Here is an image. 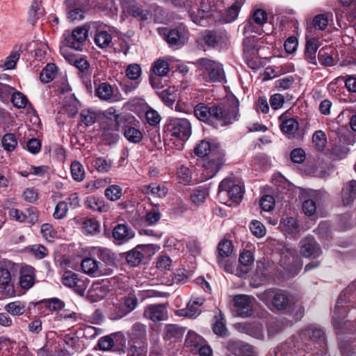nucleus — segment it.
<instances>
[{
    "label": "nucleus",
    "instance_id": "nucleus-19",
    "mask_svg": "<svg viewBox=\"0 0 356 356\" xmlns=\"http://www.w3.org/2000/svg\"><path fill=\"white\" fill-rule=\"evenodd\" d=\"M115 343H118L122 347L125 346L126 339L123 334L115 333L112 335L102 337L98 341V346L103 350H111Z\"/></svg>",
    "mask_w": 356,
    "mask_h": 356
},
{
    "label": "nucleus",
    "instance_id": "nucleus-58",
    "mask_svg": "<svg viewBox=\"0 0 356 356\" xmlns=\"http://www.w3.org/2000/svg\"><path fill=\"white\" fill-rule=\"evenodd\" d=\"M95 168L102 173L107 172L112 167V162L104 157L95 158L92 161Z\"/></svg>",
    "mask_w": 356,
    "mask_h": 356
},
{
    "label": "nucleus",
    "instance_id": "nucleus-12",
    "mask_svg": "<svg viewBox=\"0 0 356 356\" xmlns=\"http://www.w3.org/2000/svg\"><path fill=\"white\" fill-rule=\"evenodd\" d=\"M60 53L66 60L76 67L79 71V76L83 81H88L90 79V64L88 60L83 58H76L67 52V49L60 48Z\"/></svg>",
    "mask_w": 356,
    "mask_h": 356
},
{
    "label": "nucleus",
    "instance_id": "nucleus-51",
    "mask_svg": "<svg viewBox=\"0 0 356 356\" xmlns=\"http://www.w3.org/2000/svg\"><path fill=\"white\" fill-rule=\"evenodd\" d=\"M104 195L110 201L115 202L122 196V188L116 184L111 185L105 189Z\"/></svg>",
    "mask_w": 356,
    "mask_h": 356
},
{
    "label": "nucleus",
    "instance_id": "nucleus-30",
    "mask_svg": "<svg viewBox=\"0 0 356 356\" xmlns=\"http://www.w3.org/2000/svg\"><path fill=\"white\" fill-rule=\"evenodd\" d=\"M280 120L282 121L280 129L282 133L289 138L293 137L299 128V123L297 120L294 118L284 119L283 115H281Z\"/></svg>",
    "mask_w": 356,
    "mask_h": 356
},
{
    "label": "nucleus",
    "instance_id": "nucleus-28",
    "mask_svg": "<svg viewBox=\"0 0 356 356\" xmlns=\"http://www.w3.org/2000/svg\"><path fill=\"white\" fill-rule=\"evenodd\" d=\"M342 202L344 205L351 204L356 199V180L347 182L341 191Z\"/></svg>",
    "mask_w": 356,
    "mask_h": 356
},
{
    "label": "nucleus",
    "instance_id": "nucleus-24",
    "mask_svg": "<svg viewBox=\"0 0 356 356\" xmlns=\"http://www.w3.org/2000/svg\"><path fill=\"white\" fill-rule=\"evenodd\" d=\"M237 330L256 339L264 337L262 326L260 323H239L236 324Z\"/></svg>",
    "mask_w": 356,
    "mask_h": 356
},
{
    "label": "nucleus",
    "instance_id": "nucleus-43",
    "mask_svg": "<svg viewBox=\"0 0 356 356\" xmlns=\"http://www.w3.org/2000/svg\"><path fill=\"white\" fill-rule=\"evenodd\" d=\"M1 144L5 151L8 152H13L17 146V138L14 134H6L2 137Z\"/></svg>",
    "mask_w": 356,
    "mask_h": 356
},
{
    "label": "nucleus",
    "instance_id": "nucleus-18",
    "mask_svg": "<svg viewBox=\"0 0 356 356\" xmlns=\"http://www.w3.org/2000/svg\"><path fill=\"white\" fill-rule=\"evenodd\" d=\"M228 350L236 356H255L252 346L241 341H230L227 343Z\"/></svg>",
    "mask_w": 356,
    "mask_h": 356
},
{
    "label": "nucleus",
    "instance_id": "nucleus-16",
    "mask_svg": "<svg viewBox=\"0 0 356 356\" xmlns=\"http://www.w3.org/2000/svg\"><path fill=\"white\" fill-rule=\"evenodd\" d=\"M106 113L111 115V117L108 119L111 127L108 128L107 131H104L103 137L104 140L106 141V143L111 144L115 143L119 138L118 134L116 133L119 128V115L116 114L115 110L113 108H109Z\"/></svg>",
    "mask_w": 356,
    "mask_h": 356
},
{
    "label": "nucleus",
    "instance_id": "nucleus-14",
    "mask_svg": "<svg viewBox=\"0 0 356 356\" xmlns=\"http://www.w3.org/2000/svg\"><path fill=\"white\" fill-rule=\"evenodd\" d=\"M253 300L254 298L244 294L235 296L234 303L236 314L243 318L250 316L252 314Z\"/></svg>",
    "mask_w": 356,
    "mask_h": 356
},
{
    "label": "nucleus",
    "instance_id": "nucleus-4",
    "mask_svg": "<svg viewBox=\"0 0 356 356\" xmlns=\"http://www.w3.org/2000/svg\"><path fill=\"white\" fill-rule=\"evenodd\" d=\"M356 298V280L351 283L338 298L337 304L333 312L332 321L337 334L346 333L352 331L355 323L350 320H345L348 316L347 312L349 305H344L346 302L353 301Z\"/></svg>",
    "mask_w": 356,
    "mask_h": 356
},
{
    "label": "nucleus",
    "instance_id": "nucleus-54",
    "mask_svg": "<svg viewBox=\"0 0 356 356\" xmlns=\"http://www.w3.org/2000/svg\"><path fill=\"white\" fill-rule=\"evenodd\" d=\"M165 339H179L183 335V330L177 325L169 324L165 327L164 330Z\"/></svg>",
    "mask_w": 356,
    "mask_h": 356
},
{
    "label": "nucleus",
    "instance_id": "nucleus-35",
    "mask_svg": "<svg viewBox=\"0 0 356 356\" xmlns=\"http://www.w3.org/2000/svg\"><path fill=\"white\" fill-rule=\"evenodd\" d=\"M185 5L184 6L188 8V11L191 20L196 24H200V0H184Z\"/></svg>",
    "mask_w": 356,
    "mask_h": 356
},
{
    "label": "nucleus",
    "instance_id": "nucleus-47",
    "mask_svg": "<svg viewBox=\"0 0 356 356\" xmlns=\"http://www.w3.org/2000/svg\"><path fill=\"white\" fill-rule=\"evenodd\" d=\"M95 43L100 48L104 49L111 44L112 36L107 31H101L97 32L95 36Z\"/></svg>",
    "mask_w": 356,
    "mask_h": 356
},
{
    "label": "nucleus",
    "instance_id": "nucleus-23",
    "mask_svg": "<svg viewBox=\"0 0 356 356\" xmlns=\"http://www.w3.org/2000/svg\"><path fill=\"white\" fill-rule=\"evenodd\" d=\"M254 258L250 250L243 251L239 257V265L236 268V274L239 277L246 275L250 270V266L253 264Z\"/></svg>",
    "mask_w": 356,
    "mask_h": 356
},
{
    "label": "nucleus",
    "instance_id": "nucleus-3",
    "mask_svg": "<svg viewBox=\"0 0 356 356\" xmlns=\"http://www.w3.org/2000/svg\"><path fill=\"white\" fill-rule=\"evenodd\" d=\"M224 154L213 139L202 140V182L213 178L223 165Z\"/></svg>",
    "mask_w": 356,
    "mask_h": 356
},
{
    "label": "nucleus",
    "instance_id": "nucleus-57",
    "mask_svg": "<svg viewBox=\"0 0 356 356\" xmlns=\"http://www.w3.org/2000/svg\"><path fill=\"white\" fill-rule=\"evenodd\" d=\"M159 97L168 106H172L177 99L176 90L172 88H168L159 93Z\"/></svg>",
    "mask_w": 356,
    "mask_h": 356
},
{
    "label": "nucleus",
    "instance_id": "nucleus-55",
    "mask_svg": "<svg viewBox=\"0 0 356 356\" xmlns=\"http://www.w3.org/2000/svg\"><path fill=\"white\" fill-rule=\"evenodd\" d=\"M113 90L108 83H101L96 90L97 95L102 100H110L112 98Z\"/></svg>",
    "mask_w": 356,
    "mask_h": 356
},
{
    "label": "nucleus",
    "instance_id": "nucleus-15",
    "mask_svg": "<svg viewBox=\"0 0 356 356\" xmlns=\"http://www.w3.org/2000/svg\"><path fill=\"white\" fill-rule=\"evenodd\" d=\"M188 38L187 29L184 26H179L169 31L166 40L171 47L179 48L185 44Z\"/></svg>",
    "mask_w": 356,
    "mask_h": 356
},
{
    "label": "nucleus",
    "instance_id": "nucleus-42",
    "mask_svg": "<svg viewBox=\"0 0 356 356\" xmlns=\"http://www.w3.org/2000/svg\"><path fill=\"white\" fill-rule=\"evenodd\" d=\"M11 102L14 106L17 108H24L27 106L29 107L31 106V104L29 103L26 96L16 90L12 94Z\"/></svg>",
    "mask_w": 356,
    "mask_h": 356
},
{
    "label": "nucleus",
    "instance_id": "nucleus-36",
    "mask_svg": "<svg viewBox=\"0 0 356 356\" xmlns=\"http://www.w3.org/2000/svg\"><path fill=\"white\" fill-rule=\"evenodd\" d=\"M185 346L194 353H199L200 355V337L194 331L189 330L188 332L185 340Z\"/></svg>",
    "mask_w": 356,
    "mask_h": 356
},
{
    "label": "nucleus",
    "instance_id": "nucleus-44",
    "mask_svg": "<svg viewBox=\"0 0 356 356\" xmlns=\"http://www.w3.org/2000/svg\"><path fill=\"white\" fill-rule=\"evenodd\" d=\"M99 223L94 218L86 219L82 224V232L85 234H95L99 232Z\"/></svg>",
    "mask_w": 356,
    "mask_h": 356
},
{
    "label": "nucleus",
    "instance_id": "nucleus-20",
    "mask_svg": "<svg viewBox=\"0 0 356 356\" xmlns=\"http://www.w3.org/2000/svg\"><path fill=\"white\" fill-rule=\"evenodd\" d=\"M129 343H147L146 326L141 323H134L127 332Z\"/></svg>",
    "mask_w": 356,
    "mask_h": 356
},
{
    "label": "nucleus",
    "instance_id": "nucleus-41",
    "mask_svg": "<svg viewBox=\"0 0 356 356\" xmlns=\"http://www.w3.org/2000/svg\"><path fill=\"white\" fill-rule=\"evenodd\" d=\"M147 343H129L128 356H145L147 352Z\"/></svg>",
    "mask_w": 356,
    "mask_h": 356
},
{
    "label": "nucleus",
    "instance_id": "nucleus-50",
    "mask_svg": "<svg viewBox=\"0 0 356 356\" xmlns=\"http://www.w3.org/2000/svg\"><path fill=\"white\" fill-rule=\"evenodd\" d=\"M312 143L316 150L323 151L327 143L325 133L321 130L316 131L312 136Z\"/></svg>",
    "mask_w": 356,
    "mask_h": 356
},
{
    "label": "nucleus",
    "instance_id": "nucleus-26",
    "mask_svg": "<svg viewBox=\"0 0 356 356\" xmlns=\"http://www.w3.org/2000/svg\"><path fill=\"white\" fill-rule=\"evenodd\" d=\"M35 270L31 266H25L22 268L19 277V285L24 289H31L35 282Z\"/></svg>",
    "mask_w": 356,
    "mask_h": 356
},
{
    "label": "nucleus",
    "instance_id": "nucleus-52",
    "mask_svg": "<svg viewBox=\"0 0 356 356\" xmlns=\"http://www.w3.org/2000/svg\"><path fill=\"white\" fill-rule=\"evenodd\" d=\"M126 76L131 81H141L142 70L140 66L136 63L129 64L125 70Z\"/></svg>",
    "mask_w": 356,
    "mask_h": 356
},
{
    "label": "nucleus",
    "instance_id": "nucleus-63",
    "mask_svg": "<svg viewBox=\"0 0 356 356\" xmlns=\"http://www.w3.org/2000/svg\"><path fill=\"white\" fill-rule=\"evenodd\" d=\"M329 22V14H319L313 19V26L316 30H325Z\"/></svg>",
    "mask_w": 356,
    "mask_h": 356
},
{
    "label": "nucleus",
    "instance_id": "nucleus-8",
    "mask_svg": "<svg viewBox=\"0 0 356 356\" xmlns=\"http://www.w3.org/2000/svg\"><path fill=\"white\" fill-rule=\"evenodd\" d=\"M165 132L170 137L181 141L188 140L191 134V125L185 118H169L165 125Z\"/></svg>",
    "mask_w": 356,
    "mask_h": 356
},
{
    "label": "nucleus",
    "instance_id": "nucleus-10",
    "mask_svg": "<svg viewBox=\"0 0 356 356\" xmlns=\"http://www.w3.org/2000/svg\"><path fill=\"white\" fill-rule=\"evenodd\" d=\"M87 35V30L82 27H78L72 31H66L63 35L62 44L63 47L61 48L67 49V47H70L75 50H81L83 43Z\"/></svg>",
    "mask_w": 356,
    "mask_h": 356
},
{
    "label": "nucleus",
    "instance_id": "nucleus-62",
    "mask_svg": "<svg viewBox=\"0 0 356 356\" xmlns=\"http://www.w3.org/2000/svg\"><path fill=\"white\" fill-rule=\"evenodd\" d=\"M284 328V325L282 321L272 318L267 323V330L269 337H273L276 334L281 332Z\"/></svg>",
    "mask_w": 356,
    "mask_h": 356
},
{
    "label": "nucleus",
    "instance_id": "nucleus-5",
    "mask_svg": "<svg viewBox=\"0 0 356 356\" xmlns=\"http://www.w3.org/2000/svg\"><path fill=\"white\" fill-rule=\"evenodd\" d=\"M258 297L272 310H284L286 312L290 310L291 300L283 291L270 289L259 294Z\"/></svg>",
    "mask_w": 356,
    "mask_h": 356
},
{
    "label": "nucleus",
    "instance_id": "nucleus-53",
    "mask_svg": "<svg viewBox=\"0 0 356 356\" xmlns=\"http://www.w3.org/2000/svg\"><path fill=\"white\" fill-rule=\"evenodd\" d=\"M161 218V213L159 209L158 206L155 205L149 211H148L145 217L144 222L147 225H154L156 224Z\"/></svg>",
    "mask_w": 356,
    "mask_h": 356
},
{
    "label": "nucleus",
    "instance_id": "nucleus-40",
    "mask_svg": "<svg viewBox=\"0 0 356 356\" xmlns=\"http://www.w3.org/2000/svg\"><path fill=\"white\" fill-rule=\"evenodd\" d=\"M124 129V136L130 143H138L142 140L143 136L139 129L130 126H126Z\"/></svg>",
    "mask_w": 356,
    "mask_h": 356
},
{
    "label": "nucleus",
    "instance_id": "nucleus-60",
    "mask_svg": "<svg viewBox=\"0 0 356 356\" xmlns=\"http://www.w3.org/2000/svg\"><path fill=\"white\" fill-rule=\"evenodd\" d=\"M348 149L341 145H334L330 150L329 156L333 161H337L343 159L346 157Z\"/></svg>",
    "mask_w": 356,
    "mask_h": 356
},
{
    "label": "nucleus",
    "instance_id": "nucleus-61",
    "mask_svg": "<svg viewBox=\"0 0 356 356\" xmlns=\"http://www.w3.org/2000/svg\"><path fill=\"white\" fill-rule=\"evenodd\" d=\"M71 174L72 178L76 181H81L85 177V170L83 165L76 161L71 164Z\"/></svg>",
    "mask_w": 356,
    "mask_h": 356
},
{
    "label": "nucleus",
    "instance_id": "nucleus-17",
    "mask_svg": "<svg viewBox=\"0 0 356 356\" xmlns=\"http://www.w3.org/2000/svg\"><path fill=\"white\" fill-rule=\"evenodd\" d=\"M143 316L153 322L165 321L168 318V311L163 304L149 305L145 308Z\"/></svg>",
    "mask_w": 356,
    "mask_h": 356
},
{
    "label": "nucleus",
    "instance_id": "nucleus-48",
    "mask_svg": "<svg viewBox=\"0 0 356 356\" xmlns=\"http://www.w3.org/2000/svg\"><path fill=\"white\" fill-rule=\"evenodd\" d=\"M56 74V66L53 63L47 64L40 72V81L42 83H49L54 79Z\"/></svg>",
    "mask_w": 356,
    "mask_h": 356
},
{
    "label": "nucleus",
    "instance_id": "nucleus-21",
    "mask_svg": "<svg viewBox=\"0 0 356 356\" xmlns=\"http://www.w3.org/2000/svg\"><path fill=\"white\" fill-rule=\"evenodd\" d=\"M200 302L198 297L192 298L187 303L186 307L175 312L177 316L190 318H196L200 314Z\"/></svg>",
    "mask_w": 356,
    "mask_h": 356
},
{
    "label": "nucleus",
    "instance_id": "nucleus-37",
    "mask_svg": "<svg viewBox=\"0 0 356 356\" xmlns=\"http://www.w3.org/2000/svg\"><path fill=\"white\" fill-rule=\"evenodd\" d=\"M44 9L42 8L41 2L38 0H33L31 8L28 13V22L34 25L37 20L43 15Z\"/></svg>",
    "mask_w": 356,
    "mask_h": 356
},
{
    "label": "nucleus",
    "instance_id": "nucleus-56",
    "mask_svg": "<svg viewBox=\"0 0 356 356\" xmlns=\"http://www.w3.org/2000/svg\"><path fill=\"white\" fill-rule=\"evenodd\" d=\"M213 331L220 337L227 336V330L225 326V320L222 316L221 312H219V317L216 316V321L213 325Z\"/></svg>",
    "mask_w": 356,
    "mask_h": 356
},
{
    "label": "nucleus",
    "instance_id": "nucleus-9",
    "mask_svg": "<svg viewBox=\"0 0 356 356\" xmlns=\"http://www.w3.org/2000/svg\"><path fill=\"white\" fill-rule=\"evenodd\" d=\"M202 76L207 81L223 82L225 72L222 65L213 60L202 58Z\"/></svg>",
    "mask_w": 356,
    "mask_h": 356
},
{
    "label": "nucleus",
    "instance_id": "nucleus-38",
    "mask_svg": "<svg viewBox=\"0 0 356 356\" xmlns=\"http://www.w3.org/2000/svg\"><path fill=\"white\" fill-rule=\"evenodd\" d=\"M243 4V0H236L227 10L222 16V20L225 23H230L234 21L238 15L241 7Z\"/></svg>",
    "mask_w": 356,
    "mask_h": 356
},
{
    "label": "nucleus",
    "instance_id": "nucleus-7",
    "mask_svg": "<svg viewBox=\"0 0 356 356\" xmlns=\"http://www.w3.org/2000/svg\"><path fill=\"white\" fill-rule=\"evenodd\" d=\"M244 189L239 184H235L229 179H224L218 186V197L225 200V204L231 205L232 203L238 204L243 197Z\"/></svg>",
    "mask_w": 356,
    "mask_h": 356
},
{
    "label": "nucleus",
    "instance_id": "nucleus-49",
    "mask_svg": "<svg viewBox=\"0 0 356 356\" xmlns=\"http://www.w3.org/2000/svg\"><path fill=\"white\" fill-rule=\"evenodd\" d=\"M4 309L13 316H19L25 312L26 306L20 301H14L6 305Z\"/></svg>",
    "mask_w": 356,
    "mask_h": 356
},
{
    "label": "nucleus",
    "instance_id": "nucleus-45",
    "mask_svg": "<svg viewBox=\"0 0 356 356\" xmlns=\"http://www.w3.org/2000/svg\"><path fill=\"white\" fill-rule=\"evenodd\" d=\"M97 257L108 265H113L115 261V256L109 249L97 248L95 252Z\"/></svg>",
    "mask_w": 356,
    "mask_h": 356
},
{
    "label": "nucleus",
    "instance_id": "nucleus-39",
    "mask_svg": "<svg viewBox=\"0 0 356 356\" xmlns=\"http://www.w3.org/2000/svg\"><path fill=\"white\" fill-rule=\"evenodd\" d=\"M142 248V245H138L131 251L126 253V260L131 266H136L142 261L143 254L140 250Z\"/></svg>",
    "mask_w": 356,
    "mask_h": 356
},
{
    "label": "nucleus",
    "instance_id": "nucleus-32",
    "mask_svg": "<svg viewBox=\"0 0 356 356\" xmlns=\"http://www.w3.org/2000/svg\"><path fill=\"white\" fill-rule=\"evenodd\" d=\"M22 53V47L15 46L10 54L0 62V67L4 70H13L15 67Z\"/></svg>",
    "mask_w": 356,
    "mask_h": 356
},
{
    "label": "nucleus",
    "instance_id": "nucleus-64",
    "mask_svg": "<svg viewBox=\"0 0 356 356\" xmlns=\"http://www.w3.org/2000/svg\"><path fill=\"white\" fill-rule=\"evenodd\" d=\"M127 314L122 302L115 304L111 307V318L113 320L120 319Z\"/></svg>",
    "mask_w": 356,
    "mask_h": 356
},
{
    "label": "nucleus",
    "instance_id": "nucleus-34",
    "mask_svg": "<svg viewBox=\"0 0 356 356\" xmlns=\"http://www.w3.org/2000/svg\"><path fill=\"white\" fill-rule=\"evenodd\" d=\"M206 45L214 48L222 39V33L216 30H206L202 36Z\"/></svg>",
    "mask_w": 356,
    "mask_h": 356
},
{
    "label": "nucleus",
    "instance_id": "nucleus-6",
    "mask_svg": "<svg viewBox=\"0 0 356 356\" xmlns=\"http://www.w3.org/2000/svg\"><path fill=\"white\" fill-rule=\"evenodd\" d=\"M279 253L280 256V266L289 276L296 275L301 269V264L296 250L288 245H283L280 248Z\"/></svg>",
    "mask_w": 356,
    "mask_h": 356
},
{
    "label": "nucleus",
    "instance_id": "nucleus-22",
    "mask_svg": "<svg viewBox=\"0 0 356 356\" xmlns=\"http://www.w3.org/2000/svg\"><path fill=\"white\" fill-rule=\"evenodd\" d=\"M0 289L6 296L14 294V286L12 283L10 272L3 266H0Z\"/></svg>",
    "mask_w": 356,
    "mask_h": 356
},
{
    "label": "nucleus",
    "instance_id": "nucleus-13",
    "mask_svg": "<svg viewBox=\"0 0 356 356\" xmlns=\"http://www.w3.org/2000/svg\"><path fill=\"white\" fill-rule=\"evenodd\" d=\"M300 252L303 257L316 259L323 253L320 245L314 237L307 236L299 243Z\"/></svg>",
    "mask_w": 356,
    "mask_h": 356
},
{
    "label": "nucleus",
    "instance_id": "nucleus-33",
    "mask_svg": "<svg viewBox=\"0 0 356 356\" xmlns=\"http://www.w3.org/2000/svg\"><path fill=\"white\" fill-rule=\"evenodd\" d=\"M141 191L144 194L160 198L164 197L168 193V188L165 186L157 184L145 185L142 187Z\"/></svg>",
    "mask_w": 356,
    "mask_h": 356
},
{
    "label": "nucleus",
    "instance_id": "nucleus-11",
    "mask_svg": "<svg viewBox=\"0 0 356 356\" xmlns=\"http://www.w3.org/2000/svg\"><path fill=\"white\" fill-rule=\"evenodd\" d=\"M64 286L73 289L76 293L83 295L88 285V280L85 277L73 271L66 270L62 276Z\"/></svg>",
    "mask_w": 356,
    "mask_h": 356
},
{
    "label": "nucleus",
    "instance_id": "nucleus-29",
    "mask_svg": "<svg viewBox=\"0 0 356 356\" xmlns=\"http://www.w3.org/2000/svg\"><path fill=\"white\" fill-rule=\"evenodd\" d=\"M83 273L92 277H99L103 275L102 270L98 265V262L92 258H85L81 264Z\"/></svg>",
    "mask_w": 356,
    "mask_h": 356
},
{
    "label": "nucleus",
    "instance_id": "nucleus-2",
    "mask_svg": "<svg viewBox=\"0 0 356 356\" xmlns=\"http://www.w3.org/2000/svg\"><path fill=\"white\" fill-rule=\"evenodd\" d=\"M239 101L234 96L227 97L225 104L220 106H208L202 104V122L216 128L229 126L238 120Z\"/></svg>",
    "mask_w": 356,
    "mask_h": 356
},
{
    "label": "nucleus",
    "instance_id": "nucleus-27",
    "mask_svg": "<svg viewBox=\"0 0 356 356\" xmlns=\"http://www.w3.org/2000/svg\"><path fill=\"white\" fill-rule=\"evenodd\" d=\"M113 236L118 244H121L133 238L134 232L127 225L118 224L113 229Z\"/></svg>",
    "mask_w": 356,
    "mask_h": 356
},
{
    "label": "nucleus",
    "instance_id": "nucleus-31",
    "mask_svg": "<svg viewBox=\"0 0 356 356\" xmlns=\"http://www.w3.org/2000/svg\"><path fill=\"white\" fill-rule=\"evenodd\" d=\"M84 203L88 208L99 213L107 212L109 209L108 204L105 202L103 198L95 196L86 197Z\"/></svg>",
    "mask_w": 356,
    "mask_h": 356
},
{
    "label": "nucleus",
    "instance_id": "nucleus-46",
    "mask_svg": "<svg viewBox=\"0 0 356 356\" xmlns=\"http://www.w3.org/2000/svg\"><path fill=\"white\" fill-rule=\"evenodd\" d=\"M97 118V113L92 109H83L80 113V121L87 127L93 124Z\"/></svg>",
    "mask_w": 356,
    "mask_h": 356
},
{
    "label": "nucleus",
    "instance_id": "nucleus-1",
    "mask_svg": "<svg viewBox=\"0 0 356 356\" xmlns=\"http://www.w3.org/2000/svg\"><path fill=\"white\" fill-rule=\"evenodd\" d=\"M298 356H327L325 333L322 329L311 325L293 337Z\"/></svg>",
    "mask_w": 356,
    "mask_h": 356
},
{
    "label": "nucleus",
    "instance_id": "nucleus-59",
    "mask_svg": "<svg viewBox=\"0 0 356 356\" xmlns=\"http://www.w3.org/2000/svg\"><path fill=\"white\" fill-rule=\"evenodd\" d=\"M218 258H226L233 252V245L230 241L222 240L218 245Z\"/></svg>",
    "mask_w": 356,
    "mask_h": 356
},
{
    "label": "nucleus",
    "instance_id": "nucleus-25",
    "mask_svg": "<svg viewBox=\"0 0 356 356\" xmlns=\"http://www.w3.org/2000/svg\"><path fill=\"white\" fill-rule=\"evenodd\" d=\"M175 60L172 56L159 58L154 62L152 70L158 76H165L170 71V65Z\"/></svg>",
    "mask_w": 356,
    "mask_h": 356
}]
</instances>
